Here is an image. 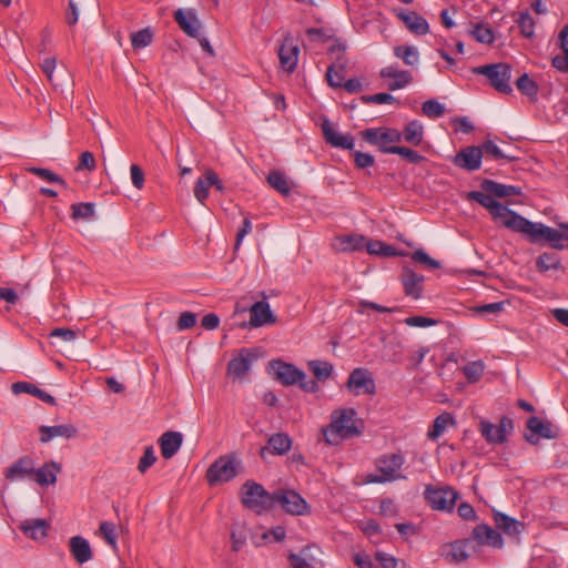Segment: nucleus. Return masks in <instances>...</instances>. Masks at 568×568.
<instances>
[{"label": "nucleus", "mask_w": 568, "mask_h": 568, "mask_svg": "<svg viewBox=\"0 0 568 568\" xmlns=\"http://www.w3.org/2000/svg\"><path fill=\"white\" fill-rule=\"evenodd\" d=\"M483 161V149L476 145L463 148L453 158L455 166L468 172L479 170Z\"/></svg>", "instance_id": "14"}, {"label": "nucleus", "mask_w": 568, "mask_h": 568, "mask_svg": "<svg viewBox=\"0 0 568 568\" xmlns=\"http://www.w3.org/2000/svg\"><path fill=\"white\" fill-rule=\"evenodd\" d=\"M480 149H483V158L484 156H490L493 158L494 160H500V159H505V160H508V161H514L516 158L515 156H511V155H508V154H505L500 149L499 146L493 142L491 140H486L484 141L480 145H479Z\"/></svg>", "instance_id": "46"}, {"label": "nucleus", "mask_w": 568, "mask_h": 568, "mask_svg": "<svg viewBox=\"0 0 568 568\" xmlns=\"http://www.w3.org/2000/svg\"><path fill=\"white\" fill-rule=\"evenodd\" d=\"M511 225L516 226L514 232L525 234L531 243L546 240L552 248L562 250L566 247L565 241H568V235L559 230L542 223L531 222L523 215L516 219Z\"/></svg>", "instance_id": "1"}, {"label": "nucleus", "mask_w": 568, "mask_h": 568, "mask_svg": "<svg viewBox=\"0 0 568 568\" xmlns=\"http://www.w3.org/2000/svg\"><path fill=\"white\" fill-rule=\"evenodd\" d=\"M480 187L483 191L490 193L498 199L521 194V189L518 186L501 184L489 179H484L480 183Z\"/></svg>", "instance_id": "31"}, {"label": "nucleus", "mask_w": 568, "mask_h": 568, "mask_svg": "<svg viewBox=\"0 0 568 568\" xmlns=\"http://www.w3.org/2000/svg\"><path fill=\"white\" fill-rule=\"evenodd\" d=\"M494 523L498 529L503 530L507 535L513 536L520 532V523L504 513L494 511Z\"/></svg>", "instance_id": "39"}, {"label": "nucleus", "mask_w": 568, "mask_h": 568, "mask_svg": "<svg viewBox=\"0 0 568 568\" xmlns=\"http://www.w3.org/2000/svg\"><path fill=\"white\" fill-rule=\"evenodd\" d=\"M153 32L151 28H144L131 34V43L133 49L139 50L151 44L153 40Z\"/></svg>", "instance_id": "47"}, {"label": "nucleus", "mask_w": 568, "mask_h": 568, "mask_svg": "<svg viewBox=\"0 0 568 568\" xmlns=\"http://www.w3.org/2000/svg\"><path fill=\"white\" fill-rule=\"evenodd\" d=\"M353 155H354L355 165L358 169H367V168L373 166L375 163V158L369 153L355 151L353 153Z\"/></svg>", "instance_id": "62"}, {"label": "nucleus", "mask_w": 568, "mask_h": 568, "mask_svg": "<svg viewBox=\"0 0 568 568\" xmlns=\"http://www.w3.org/2000/svg\"><path fill=\"white\" fill-rule=\"evenodd\" d=\"M97 169V162L94 155L90 151H84L81 153L79 163L75 166V171L88 170L92 172Z\"/></svg>", "instance_id": "58"}, {"label": "nucleus", "mask_w": 568, "mask_h": 568, "mask_svg": "<svg viewBox=\"0 0 568 568\" xmlns=\"http://www.w3.org/2000/svg\"><path fill=\"white\" fill-rule=\"evenodd\" d=\"M183 436L179 432H165L159 439L161 454L165 459L172 458L180 449Z\"/></svg>", "instance_id": "30"}, {"label": "nucleus", "mask_w": 568, "mask_h": 568, "mask_svg": "<svg viewBox=\"0 0 568 568\" xmlns=\"http://www.w3.org/2000/svg\"><path fill=\"white\" fill-rule=\"evenodd\" d=\"M11 389L17 395L23 394V393L30 394L49 405H52V406L57 405V400L52 395H50L49 393L39 388L34 384H31L28 382H17V383L12 384Z\"/></svg>", "instance_id": "33"}, {"label": "nucleus", "mask_w": 568, "mask_h": 568, "mask_svg": "<svg viewBox=\"0 0 568 568\" xmlns=\"http://www.w3.org/2000/svg\"><path fill=\"white\" fill-rule=\"evenodd\" d=\"M516 87L524 95L532 100L537 99L538 85L527 73L517 79Z\"/></svg>", "instance_id": "44"}, {"label": "nucleus", "mask_w": 568, "mask_h": 568, "mask_svg": "<svg viewBox=\"0 0 568 568\" xmlns=\"http://www.w3.org/2000/svg\"><path fill=\"white\" fill-rule=\"evenodd\" d=\"M291 437L285 433H276L268 438L267 446L260 449V455L262 458H264L265 453H270L272 455H284L291 449Z\"/></svg>", "instance_id": "29"}, {"label": "nucleus", "mask_w": 568, "mask_h": 568, "mask_svg": "<svg viewBox=\"0 0 568 568\" xmlns=\"http://www.w3.org/2000/svg\"><path fill=\"white\" fill-rule=\"evenodd\" d=\"M347 63V60H343L342 62L334 61L333 64L327 68L326 79L329 87L342 88L346 75Z\"/></svg>", "instance_id": "38"}, {"label": "nucleus", "mask_w": 568, "mask_h": 568, "mask_svg": "<svg viewBox=\"0 0 568 568\" xmlns=\"http://www.w3.org/2000/svg\"><path fill=\"white\" fill-rule=\"evenodd\" d=\"M347 387L356 395H373L376 392V385L369 373L365 368H355L348 376Z\"/></svg>", "instance_id": "15"}, {"label": "nucleus", "mask_w": 568, "mask_h": 568, "mask_svg": "<svg viewBox=\"0 0 568 568\" xmlns=\"http://www.w3.org/2000/svg\"><path fill=\"white\" fill-rule=\"evenodd\" d=\"M405 458L400 453L385 454L375 460L377 474H369L366 483L384 484L396 479L405 478L399 474Z\"/></svg>", "instance_id": "6"}, {"label": "nucleus", "mask_w": 568, "mask_h": 568, "mask_svg": "<svg viewBox=\"0 0 568 568\" xmlns=\"http://www.w3.org/2000/svg\"><path fill=\"white\" fill-rule=\"evenodd\" d=\"M365 237L358 234L337 236L333 243L335 250L341 252H353L364 246Z\"/></svg>", "instance_id": "34"}, {"label": "nucleus", "mask_w": 568, "mask_h": 568, "mask_svg": "<svg viewBox=\"0 0 568 568\" xmlns=\"http://www.w3.org/2000/svg\"><path fill=\"white\" fill-rule=\"evenodd\" d=\"M473 72L487 77L490 85L498 92L504 94H510L513 92V88L509 83L511 78V67L509 64L500 62L480 65L474 68Z\"/></svg>", "instance_id": "8"}, {"label": "nucleus", "mask_w": 568, "mask_h": 568, "mask_svg": "<svg viewBox=\"0 0 568 568\" xmlns=\"http://www.w3.org/2000/svg\"><path fill=\"white\" fill-rule=\"evenodd\" d=\"M536 266L539 272L558 270L560 267V258L556 253H542L538 256Z\"/></svg>", "instance_id": "45"}, {"label": "nucleus", "mask_w": 568, "mask_h": 568, "mask_svg": "<svg viewBox=\"0 0 568 568\" xmlns=\"http://www.w3.org/2000/svg\"><path fill=\"white\" fill-rule=\"evenodd\" d=\"M321 128L324 140L327 144H329L333 148L353 151L355 146V139L353 135L338 133L333 128L331 121L326 118L323 119Z\"/></svg>", "instance_id": "16"}, {"label": "nucleus", "mask_w": 568, "mask_h": 568, "mask_svg": "<svg viewBox=\"0 0 568 568\" xmlns=\"http://www.w3.org/2000/svg\"><path fill=\"white\" fill-rule=\"evenodd\" d=\"M424 495L430 507L440 511H452L458 498V493L450 487L427 486Z\"/></svg>", "instance_id": "11"}, {"label": "nucleus", "mask_w": 568, "mask_h": 568, "mask_svg": "<svg viewBox=\"0 0 568 568\" xmlns=\"http://www.w3.org/2000/svg\"><path fill=\"white\" fill-rule=\"evenodd\" d=\"M216 181L217 174L213 170H207L204 178L197 179L194 185V196L200 203L204 204L209 196V189L212 186V183H216Z\"/></svg>", "instance_id": "36"}, {"label": "nucleus", "mask_w": 568, "mask_h": 568, "mask_svg": "<svg viewBox=\"0 0 568 568\" xmlns=\"http://www.w3.org/2000/svg\"><path fill=\"white\" fill-rule=\"evenodd\" d=\"M402 133V140L405 142L418 146L423 142L424 139V126L417 121H409L405 126Z\"/></svg>", "instance_id": "37"}, {"label": "nucleus", "mask_w": 568, "mask_h": 568, "mask_svg": "<svg viewBox=\"0 0 568 568\" xmlns=\"http://www.w3.org/2000/svg\"><path fill=\"white\" fill-rule=\"evenodd\" d=\"M412 260L416 263L423 264L428 268H440V262L430 257L424 250L419 248L412 254Z\"/></svg>", "instance_id": "56"}, {"label": "nucleus", "mask_w": 568, "mask_h": 568, "mask_svg": "<svg viewBox=\"0 0 568 568\" xmlns=\"http://www.w3.org/2000/svg\"><path fill=\"white\" fill-rule=\"evenodd\" d=\"M470 538L479 545H486L498 549L504 546L503 536L496 529L485 524L477 525L473 529Z\"/></svg>", "instance_id": "24"}, {"label": "nucleus", "mask_w": 568, "mask_h": 568, "mask_svg": "<svg viewBox=\"0 0 568 568\" xmlns=\"http://www.w3.org/2000/svg\"><path fill=\"white\" fill-rule=\"evenodd\" d=\"M34 471V460L32 457L26 455L13 462L8 468L4 469V477L8 480H19L26 477L32 478Z\"/></svg>", "instance_id": "22"}, {"label": "nucleus", "mask_w": 568, "mask_h": 568, "mask_svg": "<svg viewBox=\"0 0 568 568\" xmlns=\"http://www.w3.org/2000/svg\"><path fill=\"white\" fill-rule=\"evenodd\" d=\"M256 358L252 349L242 348L237 357L232 358L227 364V374L234 378H242L251 369Z\"/></svg>", "instance_id": "23"}, {"label": "nucleus", "mask_w": 568, "mask_h": 568, "mask_svg": "<svg viewBox=\"0 0 568 568\" xmlns=\"http://www.w3.org/2000/svg\"><path fill=\"white\" fill-rule=\"evenodd\" d=\"M527 429L529 434H525V439L531 444L537 445L539 438L556 439L559 436V428L549 420H541L537 416H531L527 420Z\"/></svg>", "instance_id": "12"}, {"label": "nucleus", "mask_w": 568, "mask_h": 568, "mask_svg": "<svg viewBox=\"0 0 568 568\" xmlns=\"http://www.w3.org/2000/svg\"><path fill=\"white\" fill-rule=\"evenodd\" d=\"M71 210L73 220H88L94 215V204L90 202L72 204Z\"/></svg>", "instance_id": "52"}, {"label": "nucleus", "mask_w": 568, "mask_h": 568, "mask_svg": "<svg viewBox=\"0 0 568 568\" xmlns=\"http://www.w3.org/2000/svg\"><path fill=\"white\" fill-rule=\"evenodd\" d=\"M425 277L416 273L410 267H403L400 273V282L406 296L418 300L423 295Z\"/></svg>", "instance_id": "17"}, {"label": "nucleus", "mask_w": 568, "mask_h": 568, "mask_svg": "<svg viewBox=\"0 0 568 568\" xmlns=\"http://www.w3.org/2000/svg\"><path fill=\"white\" fill-rule=\"evenodd\" d=\"M359 136L367 143L376 146L378 151L385 154H392L390 150L393 143H399L402 141V133L397 129L379 126L369 128L361 131Z\"/></svg>", "instance_id": "9"}, {"label": "nucleus", "mask_w": 568, "mask_h": 568, "mask_svg": "<svg viewBox=\"0 0 568 568\" xmlns=\"http://www.w3.org/2000/svg\"><path fill=\"white\" fill-rule=\"evenodd\" d=\"M100 532L104 540L113 548L116 547L115 526L110 521H103L100 525Z\"/></svg>", "instance_id": "59"}, {"label": "nucleus", "mask_w": 568, "mask_h": 568, "mask_svg": "<svg viewBox=\"0 0 568 568\" xmlns=\"http://www.w3.org/2000/svg\"><path fill=\"white\" fill-rule=\"evenodd\" d=\"M277 506L291 515H303L308 508L305 499L292 489H278L274 491L273 508Z\"/></svg>", "instance_id": "10"}, {"label": "nucleus", "mask_w": 568, "mask_h": 568, "mask_svg": "<svg viewBox=\"0 0 568 568\" xmlns=\"http://www.w3.org/2000/svg\"><path fill=\"white\" fill-rule=\"evenodd\" d=\"M394 54L402 59L406 65L414 67L419 61L418 50L413 45H397L394 48Z\"/></svg>", "instance_id": "42"}, {"label": "nucleus", "mask_w": 568, "mask_h": 568, "mask_svg": "<svg viewBox=\"0 0 568 568\" xmlns=\"http://www.w3.org/2000/svg\"><path fill=\"white\" fill-rule=\"evenodd\" d=\"M449 425H455V419L450 413L445 412L435 418L433 427L427 433V437L430 440L437 439Z\"/></svg>", "instance_id": "40"}, {"label": "nucleus", "mask_w": 568, "mask_h": 568, "mask_svg": "<svg viewBox=\"0 0 568 568\" xmlns=\"http://www.w3.org/2000/svg\"><path fill=\"white\" fill-rule=\"evenodd\" d=\"M367 252L369 254L381 255V256H393L396 254L395 250L381 241H372L366 244Z\"/></svg>", "instance_id": "54"}, {"label": "nucleus", "mask_w": 568, "mask_h": 568, "mask_svg": "<svg viewBox=\"0 0 568 568\" xmlns=\"http://www.w3.org/2000/svg\"><path fill=\"white\" fill-rule=\"evenodd\" d=\"M484 369V363L481 361H475L465 365L463 372L470 383H475L481 377Z\"/></svg>", "instance_id": "51"}, {"label": "nucleus", "mask_w": 568, "mask_h": 568, "mask_svg": "<svg viewBox=\"0 0 568 568\" xmlns=\"http://www.w3.org/2000/svg\"><path fill=\"white\" fill-rule=\"evenodd\" d=\"M156 462V456L154 454V449L152 446L145 448L143 456L140 458L138 469L140 473H145L154 463Z\"/></svg>", "instance_id": "60"}, {"label": "nucleus", "mask_w": 568, "mask_h": 568, "mask_svg": "<svg viewBox=\"0 0 568 568\" xmlns=\"http://www.w3.org/2000/svg\"><path fill=\"white\" fill-rule=\"evenodd\" d=\"M517 23L523 37L531 38L534 36L535 21L528 12H521Z\"/></svg>", "instance_id": "55"}, {"label": "nucleus", "mask_w": 568, "mask_h": 568, "mask_svg": "<svg viewBox=\"0 0 568 568\" xmlns=\"http://www.w3.org/2000/svg\"><path fill=\"white\" fill-rule=\"evenodd\" d=\"M20 529L33 540H38L47 536L49 524L44 519H29L21 524Z\"/></svg>", "instance_id": "35"}, {"label": "nucleus", "mask_w": 568, "mask_h": 568, "mask_svg": "<svg viewBox=\"0 0 568 568\" xmlns=\"http://www.w3.org/2000/svg\"><path fill=\"white\" fill-rule=\"evenodd\" d=\"M389 151L392 154H398L403 156L405 160H407V162L412 164H419L425 160V156L406 146H392Z\"/></svg>", "instance_id": "50"}, {"label": "nucleus", "mask_w": 568, "mask_h": 568, "mask_svg": "<svg viewBox=\"0 0 568 568\" xmlns=\"http://www.w3.org/2000/svg\"><path fill=\"white\" fill-rule=\"evenodd\" d=\"M276 379L284 386L298 384L300 388L306 393H316L318 384L312 378H307L306 374L294 366L282 361H272L270 363Z\"/></svg>", "instance_id": "4"}, {"label": "nucleus", "mask_w": 568, "mask_h": 568, "mask_svg": "<svg viewBox=\"0 0 568 568\" xmlns=\"http://www.w3.org/2000/svg\"><path fill=\"white\" fill-rule=\"evenodd\" d=\"M196 324V314L192 312H183L176 323L179 331L190 329Z\"/></svg>", "instance_id": "64"}, {"label": "nucleus", "mask_w": 568, "mask_h": 568, "mask_svg": "<svg viewBox=\"0 0 568 568\" xmlns=\"http://www.w3.org/2000/svg\"><path fill=\"white\" fill-rule=\"evenodd\" d=\"M268 184L282 195H288L291 192L290 183L284 173L281 171H271L267 175Z\"/></svg>", "instance_id": "43"}, {"label": "nucleus", "mask_w": 568, "mask_h": 568, "mask_svg": "<svg viewBox=\"0 0 568 568\" xmlns=\"http://www.w3.org/2000/svg\"><path fill=\"white\" fill-rule=\"evenodd\" d=\"M422 110L427 118H440L445 113V106L435 99L425 101Z\"/></svg>", "instance_id": "53"}, {"label": "nucleus", "mask_w": 568, "mask_h": 568, "mask_svg": "<svg viewBox=\"0 0 568 568\" xmlns=\"http://www.w3.org/2000/svg\"><path fill=\"white\" fill-rule=\"evenodd\" d=\"M174 20L189 37L199 38L201 36L202 23L194 10L178 9L174 12Z\"/></svg>", "instance_id": "18"}, {"label": "nucleus", "mask_w": 568, "mask_h": 568, "mask_svg": "<svg viewBox=\"0 0 568 568\" xmlns=\"http://www.w3.org/2000/svg\"><path fill=\"white\" fill-rule=\"evenodd\" d=\"M513 429V419L506 416L500 419L498 425L488 420H480L479 423V432L489 444H503Z\"/></svg>", "instance_id": "13"}, {"label": "nucleus", "mask_w": 568, "mask_h": 568, "mask_svg": "<svg viewBox=\"0 0 568 568\" xmlns=\"http://www.w3.org/2000/svg\"><path fill=\"white\" fill-rule=\"evenodd\" d=\"M307 366L316 379L321 382L328 379L333 373V365L326 361H310Z\"/></svg>", "instance_id": "41"}, {"label": "nucleus", "mask_w": 568, "mask_h": 568, "mask_svg": "<svg viewBox=\"0 0 568 568\" xmlns=\"http://www.w3.org/2000/svg\"><path fill=\"white\" fill-rule=\"evenodd\" d=\"M356 412L353 408L335 410L329 425L322 428L324 439L329 445H338L343 439L359 435L355 425Z\"/></svg>", "instance_id": "2"}, {"label": "nucleus", "mask_w": 568, "mask_h": 568, "mask_svg": "<svg viewBox=\"0 0 568 568\" xmlns=\"http://www.w3.org/2000/svg\"><path fill=\"white\" fill-rule=\"evenodd\" d=\"M69 546L70 552L78 564L82 565L92 559V549L85 538L81 536H74L70 538Z\"/></svg>", "instance_id": "32"}, {"label": "nucleus", "mask_w": 568, "mask_h": 568, "mask_svg": "<svg viewBox=\"0 0 568 568\" xmlns=\"http://www.w3.org/2000/svg\"><path fill=\"white\" fill-rule=\"evenodd\" d=\"M251 327H261L268 324L276 323V316L271 311L270 304L265 301L254 303L250 308Z\"/></svg>", "instance_id": "25"}, {"label": "nucleus", "mask_w": 568, "mask_h": 568, "mask_svg": "<svg viewBox=\"0 0 568 568\" xmlns=\"http://www.w3.org/2000/svg\"><path fill=\"white\" fill-rule=\"evenodd\" d=\"M273 499L274 493H268L253 480H246L241 488L242 504L257 515L273 509Z\"/></svg>", "instance_id": "5"}, {"label": "nucleus", "mask_w": 568, "mask_h": 568, "mask_svg": "<svg viewBox=\"0 0 568 568\" xmlns=\"http://www.w3.org/2000/svg\"><path fill=\"white\" fill-rule=\"evenodd\" d=\"M471 549H474L473 540L466 538L450 542L443 555L449 562L458 564L469 558Z\"/></svg>", "instance_id": "26"}, {"label": "nucleus", "mask_w": 568, "mask_h": 568, "mask_svg": "<svg viewBox=\"0 0 568 568\" xmlns=\"http://www.w3.org/2000/svg\"><path fill=\"white\" fill-rule=\"evenodd\" d=\"M40 67L54 89L63 88L64 84L71 83V75L67 69L61 68L57 71L55 58L44 59Z\"/></svg>", "instance_id": "19"}, {"label": "nucleus", "mask_w": 568, "mask_h": 568, "mask_svg": "<svg viewBox=\"0 0 568 568\" xmlns=\"http://www.w3.org/2000/svg\"><path fill=\"white\" fill-rule=\"evenodd\" d=\"M306 34L312 41L326 42L334 37V31L326 28H308Z\"/></svg>", "instance_id": "57"}, {"label": "nucleus", "mask_w": 568, "mask_h": 568, "mask_svg": "<svg viewBox=\"0 0 568 568\" xmlns=\"http://www.w3.org/2000/svg\"><path fill=\"white\" fill-rule=\"evenodd\" d=\"M246 531L244 529H232L231 531V541H232V550L237 552L242 549V547L246 544Z\"/></svg>", "instance_id": "63"}, {"label": "nucleus", "mask_w": 568, "mask_h": 568, "mask_svg": "<svg viewBox=\"0 0 568 568\" xmlns=\"http://www.w3.org/2000/svg\"><path fill=\"white\" fill-rule=\"evenodd\" d=\"M395 16L403 21L406 28L416 36H424L429 31L427 20L415 11H406L404 9H395Z\"/></svg>", "instance_id": "20"}, {"label": "nucleus", "mask_w": 568, "mask_h": 568, "mask_svg": "<svg viewBox=\"0 0 568 568\" xmlns=\"http://www.w3.org/2000/svg\"><path fill=\"white\" fill-rule=\"evenodd\" d=\"M40 442L47 444L55 437L73 438L78 434V429L72 424H63L55 426H40Z\"/></svg>", "instance_id": "27"}, {"label": "nucleus", "mask_w": 568, "mask_h": 568, "mask_svg": "<svg viewBox=\"0 0 568 568\" xmlns=\"http://www.w3.org/2000/svg\"><path fill=\"white\" fill-rule=\"evenodd\" d=\"M241 460L235 454L219 457L206 470V480L212 486L232 480L239 474Z\"/></svg>", "instance_id": "7"}, {"label": "nucleus", "mask_w": 568, "mask_h": 568, "mask_svg": "<svg viewBox=\"0 0 568 568\" xmlns=\"http://www.w3.org/2000/svg\"><path fill=\"white\" fill-rule=\"evenodd\" d=\"M470 34L476 41L484 44H491L495 40L493 30L483 23H477Z\"/></svg>", "instance_id": "49"}, {"label": "nucleus", "mask_w": 568, "mask_h": 568, "mask_svg": "<svg viewBox=\"0 0 568 568\" xmlns=\"http://www.w3.org/2000/svg\"><path fill=\"white\" fill-rule=\"evenodd\" d=\"M413 81V75L407 70H402L397 78H394V82L388 84V90L395 91L407 87Z\"/></svg>", "instance_id": "61"}, {"label": "nucleus", "mask_w": 568, "mask_h": 568, "mask_svg": "<svg viewBox=\"0 0 568 568\" xmlns=\"http://www.w3.org/2000/svg\"><path fill=\"white\" fill-rule=\"evenodd\" d=\"M300 49L294 43L293 38L285 37L278 49V59L283 70L292 73L297 65Z\"/></svg>", "instance_id": "21"}, {"label": "nucleus", "mask_w": 568, "mask_h": 568, "mask_svg": "<svg viewBox=\"0 0 568 568\" xmlns=\"http://www.w3.org/2000/svg\"><path fill=\"white\" fill-rule=\"evenodd\" d=\"M29 171L49 183H55L62 186L63 189H68V183L60 175L55 174L49 169L31 168L29 169Z\"/></svg>", "instance_id": "48"}, {"label": "nucleus", "mask_w": 568, "mask_h": 568, "mask_svg": "<svg viewBox=\"0 0 568 568\" xmlns=\"http://www.w3.org/2000/svg\"><path fill=\"white\" fill-rule=\"evenodd\" d=\"M62 467L59 463L51 460L44 463L40 468L34 467L32 473L33 480L40 486L53 485L57 481V475L61 471Z\"/></svg>", "instance_id": "28"}, {"label": "nucleus", "mask_w": 568, "mask_h": 568, "mask_svg": "<svg viewBox=\"0 0 568 568\" xmlns=\"http://www.w3.org/2000/svg\"><path fill=\"white\" fill-rule=\"evenodd\" d=\"M493 196V194L485 191H470L467 193L466 199L479 203L489 211L495 221L499 220L503 226L514 232L516 226L511 225V223H514L516 219L521 217V215L510 210L507 205H503Z\"/></svg>", "instance_id": "3"}]
</instances>
